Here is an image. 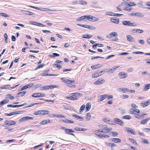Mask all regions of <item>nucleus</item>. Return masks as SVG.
Instances as JSON below:
<instances>
[{"mask_svg": "<svg viewBox=\"0 0 150 150\" xmlns=\"http://www.w3.org/2000/svg\"><path fill=\"white\" fill-rule=\"evenodd\" d=\"M101 66V65L100 64H98L97 65H93L91 67L92 69H94L96 68H99Z\"/></svg>", "mask_w": 150, "mask_h": 150, "instance_id": "36", "label": "nucleus"}, {"mask_svg": "<svg viewBox=\"0 0 150 150\" xmlns=\"http://www.w3.org/2000/svg\"><path fill=\"white\" fill-rule=\"evenodd\" d=\"M105 15L110 16H120L123 15V14H119L116 13H114L111 12H106L105 13Z\"/></svg>", "mask_w": 150, "mask_h": 150, "instance_id": "4", "label": "nucleus"}, {"mask_svg": "<svg viewBox=\"0 0 150 150\" xmlns=\"http://www.w3.org/2000/svg\"><path fill=\"white\" fill-rule=\"evenodd\" d=\"M67 86L72 88H74L76 87L75 85L72 84V83L69 84V85H67Z\"/></svg>", "mask_w": 150, "mask_h": 150, "instance_id": "56", "label": "nucleus"}, {"mask_svg": "<svg viewBox=\"0 0 150 150\" xmlns=\"http://www.w3.org/2000/svg\"><path fill=\"white\" fill-rule=\"evenodd\" d=\"M150 104V100L147 101L146 102L145 101L143 102L140 103V105L143 107H145L149 105Z\"/></svg>", "mask_w": 150, "mask_h": 150, "instance_id": "9", "label": "nucleus"}, {"mask_svg": "<svg viewBox=\"0 0 150 150\" xmlns=\"http://www.w3.org/2000/svg\"><path fill=\"white\" fill-rule=\"evenodd\" d=\"M106 94L102 95L99 97L98 101L100 102L106 98Z\"/></svg>", "mask_w": 150, "mask_h": 150, "instance_id": "16", "label": "nucleus"}, {"mask_svg": "<svg viewBox=\"0 0 150 150\" xmlns=\"http://www.w3.org/2000/svg\"><path fill=\"white\" fill-rule=\"evenodd\" d=\"M91 107V104L90 103H87L86 105V111H89L90 110Z\"/></svg>", "mask_w": 150, "mask_h": 150, "instance_id": "26", "label": "nucleus"}, {"mask_svg": "<svg viewBox=\"0 0 150 150\" xmlns=\"http://www.w3.org/2000/svg\"><path fill=\"white\" fill-rule=\"evenodd\" d=\"M43 65L42 64L39 65L37 66V67L35 69V70H36L37 69H38L42 67H43Z\"/></svg>", "mask_w": 150, "mask_h": 150, "instance_id": "62", "label": "nucleus"}, {"mask_svg": "<svg viewBox=\"0 0 150 150\" xmlns=\"http://www.w3.org/2000/svg\"><path fill=\"white\" fill-rule=\"evenodd\" d=\"M150 88V83L148 84H146L145 86L144 90L146 91Z\"/></svg>", "mask_w": 150, "mask_h": 150, "instance_id": "44", "label": "nucleus"}, {"mask_svg": "<svg viewBox=\"0 0 150 150\" xmlns=\"http://www.w3.org/2000/svg\"><path fill=\"white\" fill-rule=\"evenodd\" d=\"M49 71V70H47L45 71L42 74L43 76H50L52 75V74H48L47 73Z\"/></svg>", "mask_w": 150, "mask_h": 150, "instance_id": "39", "label": "nucleus"}, {"mask_svg": "<svg viewBox=\"0 0 150 150\" xmlns=\"http://www.w3.org/2000/svg\"><path fill=\"white\" fill-rule=\"evenodd\" d=\"M22 12L25 14L30 16H33L35 15V13L30 12L27 11H25L22 10Z\"/></svg>", "mask_w": 150, "mask_h": 150, "instance_id": "24", "label": "nucleus"}, {"mask_svg": "<svg viewBox=\"0 0 150 150\" xmlns=\"http://www.w3.org/2000/svg\"><path fill=\"white\" fill-rule=\"evenodd\" d=\"M106 98H107L108 99H112L113 98V96L112 95H108L106 94Z\"/></svg>", "mask_w": 150, "mask_h": 150, "instance_id": "59", "label": "nucleus"}, {"mask_svg": "<svg viewBox=\"0 0 150 150\" xmlns=\"http://www.w3.org/2000/svg\"><path fill=\"white\" fill-rule=\"evenodd\" d=\"M99 70H97L96 72H94L92 74V77L93 78H94L98 77L100 76V74H99Z\"/></svg>", "mask_w": 150, "mask_h": 150, "instance_id": "19", "label": "nucleus"}, {"mask_svg": "<svg viewBox=\"0 0 150 150\" xmlns=\"http://www.w3.org/2000/svg\"><path fill=\"white\" fill-rule=\"evenodd\" d=\"M0 15L2 16H4L5 17H8V15L5 13H0Z\"/></svg>", "mask_w": 150, "mask_h": 150, "instance_id": "63", "label": "nucleus"}, {"mask_svg": "<svg viewBox=\"0 0 150 150\" xmlns=\"http://www.w3.org/2000/svg\"><path fill=\"white\" fill-rule=\"evenodd\" d=\"M126 130L127 132L131 134L134 135L135 134L134 132L133 129L132 128L129 127H126Z\"/></svg>", "mask_w": 150, "mask_h": 150, "instance_id": "20", "label": "nucleus"}, {"mask_svg": "<svg viewBox=\"0 0 150 150\" xmlns=\"http://www.w3.org/2000/svg\"><path fill=\"white\" fill-rule=\"evenodd\" d=\"M41 110V115H45L49 114V111L48 110Z\"/></svg>", "mask_w": 150, "mask_h": 150, "instance_id": "21", "label": "nucleus"}, {"mask_svg": "<svg viewBox=\"0 0 150 150\" xmlns=\"http://www.w3.org/2000/svg\"><path fill=\"white\" fill-rule=\"evenodd\" d=\"M111 140L112 142L116 143H119L121 141V140L118 138H113L111 139Z\"/></svg>", "mask_w": 150, "mask_h": 150, "instance_id": "29", "label": "nucleus"}, {"mask_svg": "<svg viewBox=\"0 0 150 150\" xmlns=\"http://www.w3.org/2000/svg\"><path fill=\"white\" fill-rule=\"evenodd\" d=\"M26 93V91H24L23 92H19V96H24Z\"/></svg>", "mask_w": 150, "mask_h": 150, "instance_id": "45", "label": "nucleus"}, {"mask_svg": "<svg viewBox=\"0 0 150 150\" xmlns=\"http://www.w3.org/2000/svg\"><path fill=\"white\" fill-rule=\"evenodd\" d=\"M41 110H37L34 112V114L35 115H41Z\"/></svg>", "mask_w": 150, "mask_h": 150, "instance_id": "46", "label": "nucleus"}, {"mask_svg": "<svg viewBox=\"0 0 150 150\" xmlns=\"http://www.w3.org/2000/svg\"><path fill=\"white\" fill-rule=\"evenodd\" d=\"M105 122L109 123V122L110 121V120L108 118H104L102 119Z\"/></svg>", "mask_w": 150, "mask_h": 150, "instance_id": "48", "label": "nucleus"}, {"mask_svg": "<svg viewBox=\"0 0 150 150\" xmlns=\"http://www.w3.org/2000/svg\"><path fill=\"white\" fill-rule=\"evenodd\" d=\"M58 87V86L56 85H47L44 86L42 87H40V89L41 90H47L51 89L54 88Z\"/></svg>", "mask_w": 150, "mask_h": 150, "instance_id": "2", "label": "nucleus"}, {"mask_svg": "<svg viewBox=\"0 0 150 150\" xmlns=\"http://www.w3.org/2000/svg\"><path fill=\"white\" fill-rule=\"evenodd\" d=\"M110 35L111 37H113L114 36H116V37H117V35H118V34L116 32H111V33H110Z\"/></svg>", "mask_w": 150, "mask_h": 150, "instance_id": "37", "label": "nucleus"}, {"mask_svg": "<svg viewBox=\"0 0 150 150\" xmlns=\"http://www.w3.org/2000/svg\"><path fill=\"white\" fill-rule=\"evenodd\" d=\"M78 21H86V16H82L78 18L77 19Z\"/></svg>", "mask_w": 150, "mask_h": 150, "instance_id": "28", "label": "nucleus"}, {"mask_svg": "<svg viewBox=\"0 0 150 150\" xmlns=\"http://www.w3.org/2000/svg\"><path fill=\"white\" fill-rule=\"evenodd\" d=\"M50 56L51 57H54L57 56H59V54L56 53H54L52 55H50Z\"/></svg>", "mask_w": 150, "mask_h": 150, "instance_id": "43", "label": "nucleus"}, {"mask_svg": "<svg viewBox=\"0 0 150 150\" xmlns=\"http://www.w3.org/2000/svg\"><path fill=\"white\" fill-rule=\"evenodd\" d=\"M142 142L144 143L149 144V142H148L147 139H142Z\"/></svg>", "mask_w": 150, "mask_h": 150, "instance_id": "50", "label": "nucleus"}, {"mask_svg": "<svg viewBox=\"0 0 150 150\" xmlns=\"http://www.w3.org/2000/svg\"><path fill=\"white\" fill-rule=\"evenodd\" d=\"M119 77L121 79H123L126 78L127 76V74L124 72H121L118 74Z\"/></svg>", "mask_w": 150, "mask_h": 150, "instance_id": "10", "label": "nucleus"}, {"mask_svg": "<svg viewBox=\"0 0 150 150\" xmlns=\"http://www.w3.org/2000/svg\"><path fill=\"white\" fill-rule=\"evenodd\" d=\"M110 21L116 24H118L119 23L120 21L119 19H116L114 18H111L110 19Z\"/></svg>", "mask_w": 150, "mask_h": 150, "instance_id": "15", "label": "nucleus"}, {"mask_svg": "<svg viewBox=\"0 0 150 150\" xmlns=\"http://www.w3.org/2000/svg\"><path fill=\"white\" fill-rule=\"evenodd\" d=\"M122 23L124 25L129 26H136L137 24L134 23H131L130 21H122Z\"/></svg>", "mask_w": 150, "mask_h": 150, "instance_id": "1", "label": "nucleus"}, {"mask_svg": "<svg viewBox=\"0 0 150 150\" xmlns=\"http://www.w3.org/2000/svg\"><path fill=\"white\" fill-rule=\"evenodd\" d=\"M149 120H150V117L144 119L141 121V124H146L147 123V122Z\"/></svg>", "mask_w": 150, "mask_h": 150, "instance_id": "30", "label": "nucleus"}, {"mask_svg": "<svg viewBox=\"0 0 150 150\" xmlns=\"http://www.w3.org/2000/svg\"><path fill=\"white\" fill-rule=\"evenodd\" d=\"M129 140L131 141L133 143L135 144L136 145H137V143L136 140L133 139L132 138H130L129 139Z\"/></svg>", "mask_w": 150, "mask_h": 150, "instance_id": "52", "label": "nucleus"}, {"mask_svg": "<svg viewBox=\"0 0 150 150\" xmlns=\"http://www.w3.org/2000/svg\"><path fill=\"white\" fill-rule=\"evenodd\" d=\"M135 31L134 33H143V31L142 30L139 29H134L132 30V31Z\"/></svg>", "mask_w": 150, "mask_h": 150, "instance_id": "38", "label": "nucleus"}, {"mask_svg": "<svg viewBox=\"0 0 150 150\" xmlns=\"http://www.w3.org/2000/svg\"><path fill=\"white\" fill-rule=\"evenodd\" d=\"M86 118L88 120H90L91 117L90 113L88 112L86 113Z\"/></svg>", "mask_w": 150, "mask_h": 150, "instance_id": "41", "label": "nucleus"}, {"mask_svg": "<svg viewBox=\"0 0 150 150\" xmlns=\"http://www.w3.org/2000/svg\"><path fill=\"white\" fill-rule=\"evenodd\" d=\"M67 130H67L65 132L67 134H69L74 136V135L73 134L71 133V132H74V131L72 129H68Z\"/></svg>", "mask_w": 150, "mask_h": 150, "instance_id": "25", "label": "nucleus"}, {"mask_svg": "<svg viewBox=\"0 0 150 150\" xmlns=\"http://www.w3.org/2000/svg\"><path fill=\"white\" fill-rule=\"evenodd\" d=\"M7 107L8 108H9V107H13V108L18 107L19 105H13L9 104V105H7Z\"/></svg>", "mask_w": 150, "mask_h": 150, "instance_id": "47", "label": "nucleus"}, {"mask_svg": "<svg viewBox=\"0 0 150 150\" xmlns=\"http://www.w3.org/2000/svg\"><path fill=\"white\" fill-rule=\"evenodd\" d=\"M103 129L104 131V133H106L111 131L112 130V128H107V126L105 125Z\"/></svg>", "mask_w": 150, "mask_h": 150, "instance_id": "17", "label": "nucleus"}, {"mask_svg": "<svg viewBox=\"0 0 150 150\" xmlns=\"http://www.w3.org/2000/svg\"><path fill=\"white\" fill-rule=\"evenodd\" d=\"M105 82V80L103 79H100L96 81L95 83L94 84H102L104 83Z\"/></svg>", "mask_w": 150, "mask_h": 150, "instance_id": "14", "label": "nucleus"}, {"mask_svg": "<svg viewBox=\"0 0 150 150\" xmlns=\"http://www.w3.org/2000/svg\"><path fill=\"white\" fill-rule=\"evenodd\" d=\"M51 122H51V120H46L41 121L40 123V124L41 125H45Z\"/></svg>", "mask_w": 150, "mask_h": 150, "instance_id": "22", "label": "nucleus"}, {"mask_svg": "<svg viewBox=\"0 0 150 150\" xmlns=\"http://www.w3.org/2000/svg\"><path fill=\"white\" fill-rule=\"evenodd\" d=\"M19 113V111H17L16 112H12L9 113H5V115L6 116H11L13 115L18 114Z\"/></svg>", "mask_w": 150, "mask_h": 150, "instance_id": "23", "label": "nucleus"}, {"mask_svg": "<svg viewBox=\"0 0 150 150\" xmlns=\"http://www.w3.org/2000/svg\"><path fill=\"white\" fill-rule=\"evenodd\" d=\"M77 25L83 27V28H87L91 30H94L96 28L93 26H90L87 25H83L82 24H78Z\"/></svg>", "mask_w": 150, "mask_h": 150, "instance_id": "5", "label": "nucleus"}, {"mask_svg": "<svg viewBox=\"0 0 150 150\" xmlns=\"http://www.w3.org/2000/svg\"><path fill=\"white\" fill-rule=\"evenodd\" d=\"M129 6H135L136 4L133 2H128Z\"/></svg>", "mask_w": 150, "mask_h": 150, "instance_id": "49", "label": "nucleus"}, {"mask_svg": "<svg viewBox=\"0 0 150 150\" xmlns=\"http://www.w3.org/2000/svg\"><path fill=\"white\" fill-rule=\"evenodd\" d=\"M114 121L116 123L121 125H123L124 124L122 121L119 118H115L114 119Z\"/></svg>", "mask_w": 150, "mask_h": 150, "instance_id": "13", "label": "nucleus"}, {"mask_svg": "<svg viewBox=\"0 0 150 150\" xmlns=\"http://www.w3.org/2000/svg\"><path fill=\"white\" fill-rule=\"evenodd\" d=\"M85 107L86 105H83L81 106L80 109V112H81L84 110Z\"/></svg>", "mask_w": 150, "mask_h": 150, "instance_id": "51", "label": "nucleus"}, {"mask_svg": "<svg viewBox=\"0 0 150 150\" xmlns=\"http://www.w3.org/2000/svg\"><path fill=\"white\" fill-rule=\"evenodd\" d=\"M92 16H91V15L86 16V20L87 19V20L91 21Z\"/></svg>", "mask_w": 150, "mask_h": 150, "instance_id": "57", "label": "nucleus"}, {"mask_svg": "<svg viewBox=\"0 0 150 150\" xmlns=\"http://www.w3.org/2000/svg\"><path fill=\"white\" fill-rule=\"evenodd\" d=\"M117 90L119 92L122 91L123 93H125L129 91V89L127 88H119Z\"/></svg>", "mask_w": 150, "mask_h": 150, "instance_id": "18", "label": "nucleus"}, {"mask_svg": "<svg viewBox=\"0 0 150 150\" xmlns=\"http://www.w3.org/2000/svg\"><path fill=\"white\" fill-rule=\"evenodd\" d=\"M129 96L128 95H123L122 96H121V97L123 99L127 98H129Z\"/></svg>", "mask_w": 150, "mask_h": 150, "instance_id": "61", "label": "nucleus"}, {"mask_svg": "<svg viewBox=\"0 0 150 150\" xmlns=\"http://www.w3.org/2000/svg\"><path fill=\"white\" fill-rule=\"evenodd\" d=\"M127 40L130 42H132L134 40V38L132 37H131L130 35H127L126 36Z\"/></svg>", "mask_w": 150, "mask_h": 150, "instance_id": "35", "label": "nucleus"}, {"mask_svg": "<svg viewBox=\"0 0 150 150\" xmlns=\"http://www.w3.org/2000/svg\"><path fill=\"white\" fill-rule=\"evenodd\" d=\"M30 23L32 25H36L41 27H45V25L40 23H37L36 21H30Z\"/></svg>", "mask_w": 150, "mask_h": 150, "instance_id": "7", "label": "nucleus"}, {"mask_svg": "<svg viewBox=\"0 0 150 150\" xmlns=\"http://www.w3.org/2000/svg\"><path fill=\"white\" fill-rule=\"evenodd\" d=\"M5 124L9 125H13L16 124V122L13 120H6L5 122Z\"/></svg>", "mask_w": 150, "mask_h": 150, "instance_id": "12", "label": "nucleus"}, {"mask_svg": "<svg viewBox=\"0 0 150 150\" xmlns=\"http://www.w3.org/2000/svg\"><path fill=\"white\" fill-rule=\"evenodd\" d=\"M4 37L5 38V41L6 43L7 42L8 35L6 33H5L4 35Z\"/></svg>", "mask_w": 150, "mask_h": 150, "instance_id": "60", "label": "nucleus"}, {"mask_svg": "<svg viewBox=\"0 0 150 150\" xmlns=\"http://www.w3.org/2000/svg\"><path fill=\"white\" fill-rule=\"evenodd\" d=\"M129 15L132 16H137L140 17H142L144 16V14L139 12H135L129 13Z\"/></svg>", "mask_w": 150, "mask_h": 150, "instance_id": "3", "label": "nucleus"}, {"mask_svg": "<svg viewBox=\"0 0 150 150\" xmlns=\"http://www.w3.org/2000/svg\"><path fill=\"white\" fill-rule=\"evenodd\" d=\"M130 112L133 114H139L140 111L139 110L137 109L132 108L130 109Z\"/></svg>", "mask_w": 150, "mask_h": 150, "instance_id": "8", "label": "nucleus"}, {"mask_svg": "<svg viewBox=\"0 0 150 150\" xmlns=\"http://www.w3.org/2000/svg\"><path fill=\"white\" fill-rule=\"evenodd\" d=\"M63 121L64 122L68 123H74V121L72 120H71L69 119H65L63 120Z\"/></svg>", "mask_w": 150, "mask_h": 150, "instance_id": "33", "label": "nucleus"}, {"mask_svg": "<svg viewBox=\"0 0 150 150\" xmlns=\"http://www.w3.org/2000/svg\"><path fill=\"white\" fill-rule=\"evenodd\" d=\"M6 98L10 99H13L14 97L12 96L11 94H8L6 96Z\"/></svg>", "mask_w": 150, "mask_h": 150, "instance_id": "42", "label": "nucleus"}, {"mask_svg": "<svg viewBox=\"0 0 150 150\" xmlns=\"http://www.w3.org/2000/svg\"><path fill=\"white\" fill-rule=\"evenodd\" d=\"M74 129L75 130L77 131H85L86 130V129L84 128L78 127H75Z\"/></svg>", "mask_w": 150, "mask_h": 150, "instance_id": "34", "label": "nucleus"}, {"mask_svg": "<svg viewBox=\"0 0 150 150\" xmlns=\"http://www.w3.org/2000/svg\"><path fill=\"white\" fill-rule=\"evenodd\" d=\"M98 20H99V19H98L97 18L94 16H92L91 21L96 22L98 21Z\"/></svg>", "mask_w": 150, "mask_h": 150, "instance_id": "40", "label": "nucleus"}, {"mask_svg": "<svg viewBox=\"0 0 150 150\" xmlns=\"http://www.w3.org/2000/svg\"><path fill=\"white\" fill-rule=\"evenodd\" d=\"M9 101L8 100L4 99L0 102V107L2 106L5 104L8 103Z\"/></svg>", "mask_w": 150, "mask_h": 150, "instance_id": "27", "label": "nucleus"}, {"mask_svg": "<svg viewBox=\"0 0 150 150\" xmlns=\"http://www.w3.org/2000/svg\"><path fill=\"white\" fill-rule=\"evenodd\" d=\"M64 108L66 110L70 109V107L67 105H64Z\"/></svg>", "mask_w": 150, "mask_h": 150, "instance_id": "64", "label": "nucleus"}, {"mask_svg": "<svg viewBox=\"0 0 150 150\" xmlns=\"http://www.w3.org/2000/svg\"><path fill=\"white\" fill-rule=\"evenodd\" d=\"M33 85V84H28L27 85H25L23 86L22 88L19 90V91H21L23 90L27 89L28 88H29L32 86Z\"/></svg>", "mask_w": 150, "mask_h": 150, "instance_id": "11", "label": "nucleus"}, {"mask_svg": "<svg viewBox=\"0 0 150 150\" xmlns=\"http://www.w3.org/2000/svg\"><path fill=\"white\" fill-rule=\"evenodd\" d=\"M75 81H74L70 80L69 79V80H68V81L67 82V83H66L67 85H69V84H70V83H75Z\"/></svg>", "mask_w": 150, "mask_h": 150, "instance_id": "54", "label": "nucleus"}, {"mask_svg": "<svg viewBox=\"0 0 150 150\" xmlns=\"http://www.w3.org/2000/svg\"><path fill=\"white\" fill-rule=\"evenodd\" d=\"M80 4L83 5H86L87 4V2L85 1L81 0L79 1Z\"/></svg>", "mask_w": 150, "mask_h": 150, "instance_id": "55", "label": "nucleus"}, {"mask_svg": "<svg viewBox=\"0 0 150 150\" xmlns=\"http://www.w3.org/2000/svg\"><path fill=\"white\" fill-rule=\"evenodd\" d=\"M123 118L124 119L129 120L131 119V116L129 115H125L123 116Z\"/></svg>", "mask_w": 150, "mask_h": 150, "instance_id": "53", "label": "nucleus"}, {"mask_svg": "<svg viewBox=\"0 0 150 150\" xmlns=\"http://www.w3.org/2000/svg\"><path fill=\"white\" fill-rule=\"evenodd\" d=\"M74 95L72 96L73 100H76L79 98V96H81L82 94L79 93H74Z\"/></svg>", "mask_w": 150, "mask_h": 150, "instance_id": "6", "label": "nucleus"}, {"mask_svg": "<svg viewBox=\"0 0 150 150\" xmlns=\"http://www.w3.org/2000/svg\"><path fill=\"white\" fill-rule=\"evenodd\" d=\"M61 79H62L63 80V82L66 83H67V82L68 81V80H69V79H66L64 78H62Z\"/></svg>", "mask_w": 150, "mask_h": 150, "instance_id": "58", "label": "nucleus"}, {"mask_svg": "<svg viewBox=\"0 0 150 150\" xmlns=\"http://www.w3.org/2000/svg\"><path fill=\"white\" fill-rule=\"evenodd\" d=\"M42 95L41 93H36L34 94H33L32 95V96L33 97H34L35 98L36 97H41V95Z\"/></svg>", "mask_w": 150, "mask_h": 150, "instance_id": "31", "label": "nucleus"}, {"mask_svg": "<svg viewBox=\"0 0 150 150\" xmlns=\"http://www.w3.org/2000/svg\"><path fill=\"white\" fill-rule=\"evenodd\" d=\"M92 37V36L91 35L88 34H84L82 36L83 38L89 39L91 38Z\"/></svg>", "mask_w": 150, "mask_h": 150, "instance_id": "32", "label": "nucleus"}]
</instances>
